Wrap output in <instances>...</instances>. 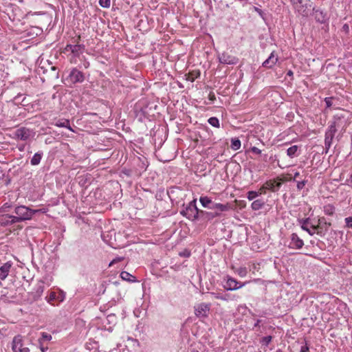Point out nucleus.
Instances as JSON below:
<instances>
[{"instance_id":"f257e3e1","label":"nucleus","mask_w":352,"mask_h":352,"mask_svg":"<svg viewBox=\"0 0 352 352\" xmlns=\"http://www.w3.org/2000/svg\"><path fill=\"white\" fill-rule=\"evenodd\" d=\"M85 46L83 44H67L63 49V53L67 54L69 52L71 56L70 62L72 63H76L77 58H79L81 54L84 53Z\"/></svg>"},{"instance_id":"f03ea898","label":"nucleus","mask_w":352,"mask_h":352,"mask_svg":"<svg viewBox=\"0 0 352 352\" xmlns=\"http://www.w3.org/2000/svg\"><path fill=\"white\" fill-rule=\"evenodd\" d=\"M199 202L204 208L210 210L219 209V210H230L231 208L228 204H223L215 203L210 197L207 196H201L199 197Z\"/></svg>"},{"instance_id":"7ed1b4c3","label":"nucleus","mask_w":352,"mask_h":352,"mask_svg":"<svg viewBox=\"0 0 352 352\" xmlns=\"http://www.w3.org/2000/svg\"><path fill=\"white\" fill-rule=\"evenodd\" d=\"M196 199L191 201L187 206L181 211V214L186 217L189 220L195 221L198 219L200 214V210L197 208L196 205Z\"/></svg>"},{"instance_id":"20e7f679","label":"nucleus","mask_w":352,"mask_h":352,"mask_svg":"<svg viewBox=\"0 0 352 352\" xmlns=\"http://www.w3.org/2000/svg\"><path fill=\"white\" fill-rule=\"evenodd\" d=\"M36 212L37 210H33L25 206H19L14 209V212L16 214L15 217L17 219L19 223L31 219Z\"/></svg>"},{"instance_id":"39448f33","label":"nucleus","mask_w":352,"mask_h":352,"mask_svg":"<svg viewBox=\"0 0 352 352\" xmlns=\"http://www.w3.org/2000/svg\"><path fill=\"white\" fill-rule=\"evenodd\" d=\"M313 7V3L311 0H304L294 10L296 14L307 18L309 16Z\"/></svg>"},{"instance_id":"423d86ee","label":"nucleus","mask_w":352,"mask_h":352,"mask_svg":"<svg viewBox=\"0 0 352 352\" xmlns=\"http://www.w3.org/2000/svg\"><path fill=\"white\" fill-rule=\"evenodd\" d=\"M336 131L337 129L336 122H333L329 124L327 130L325 132L324 148L326 153H327L329 149L331 146L333 139Z\"/></svg>"},{"instance_id":"0eeeda50","label":"nucleus","mask_w":352,"mask_h":352,"mask_svg":"<svg viewBox=\"0 0 352 352\" xmlns=\"http://www.w3.org/2000/svg\"><path fill=\"white\" fill-rule=\"evenodd\" d=\"M12 350L13 352H30V349L25 346L22 337L19 335L14 337L12 343Z\"/></svg>"},{"instance_id":"6e6552de","label":"nucleus","mask_w":352,"mask_h":352,"mask_svg":"<svg viewBox=\"0 0 352 352\" xmlns=\"http://www.w3.org/2000/svg\"><path fill=\"white\" fill-rule=\"evenodd\" d=\"M85 74L77 68H73L69 75L67 80L72 83H81L85 80Z\"/></svg>"},{"instance_id":"1a4fd4ad","label":"nucleus","mask_w":352,"mask_h":352,"mask_svg":"<svg viewBox=\"0 0 352 352\" xmlns=\"http://www.w3.org/2000/svg\"><path fill=\"white\" fill-rule=\"evenodd\" d=\"M219 63L224 65H236L239 63V58L229 54L227 52H223L218 54Z\"/></svg>"},{"instance_id":"9d476101","label":"nucleus","mask_w":352,"mask_h":352,"mask_svg":"<svg viewBox=\"0 0 352 352\" xmlns=\"http://www.w3.org/2000/svg\"><path fill=\"white\" fill-rule=\"evenodd\" d=\"M311 10L313 11L312 14L316 22L325 23L329 21L328 14L323 10L314 6Z\"/></svg>"},{"instance_id":"9b49d317","label":"nucleus","mask_w":352,"mask_h":352,"mask_svg":"<svg viewBox=\"0 0 352 352\" xmlns=\"http://www.w3.org/2000/svg\"><path fill=\"white\" fill-rule=\"evenodd\" d=\"M210 309V304L199 303L195 306V314L198 318H206L208 316Z\"/></svg>"},{"instance_id":"f8f14e48","label":"nucleus","mask_w":352,"mask_h":352,"mask_svg":"<svg viewBox=\"0 0 352 352\" xmlns=\"http://www.w3.org/2000/svg\"><path fill=\"white\" fill-rule=\"evenodd\" d=\"M304 245V241L296 233H292L289 236L288 248L293 250H300Z\"/></svg>"},{"instance_id":"ddd939ff","label":"nucleus","mask_w":352,"mask_h":352,"mask_svg":"<svg viewBox=\"0 0 352 352\" xmlns=\"http://www.w3.org/2000/svg\"><path fill=\"white\" fill-rule=\"evenodd\" d=\"M309 221V218L300 219L299 223L300 224L301 228L303 230L307 232L308 234L311 236H313L316 233L318 234H321V232L318 230V226H311L310 228L309 226H307Z\"/></svg>"},{"instance_id":"4468645a","label":"nucleus","mask_w":352,"mask_h":352,"mask_svg":"<svg viewBox=\"0 0 352 352\" xmlns=\"http://www.w3.org/2000/svg\"><path fill=\"white\" fill-rule=\"evenodd\" d=\"M245 285V283H241L238 282L236 279L234 278H232L230 276L227 277L226 283L223 285V287L228 290V291H232L236 290L239 288H241Z\"/></svg>"},{"instance_id":"2eb2a0df","label":"nucleus","mask_w":352,"mask_h":352,"mask_svg":"<svg viewBox=\"0 0 352 352\" xmlns=\"http://www.w3.org/2000/svg\"><path fill=\"white\" fill-rule=\"evenodd\" d=\"M32 135V132L30 129L25 127L18 129L14 133L16 138L23 141L28 140L31 137L33 136Z\"/></svg>"},{"instance_id":"dca6fc26","label":"nucleus","mask_w":352,"mask_h":352,"mask_svg":"<svg viewBox=\"0 0 352 352\" xmlns=\"http://www.w3.org/2000/svg\"><path fill=\"white\" fill-rule=\"evenodd\" d=\"M19 223L17 219L14 215L3 214L0 215V225L8 226Z\"/></svg>"},{"instance_id":"f3484780","label":"nucleus","mask_w":352,"mask_h":352,"mask_svg":"<svg viewBox=\"0 0 352 352\" xmlns=\"http://www.w3.org/2000/svg\"><path fill=\"white\" fill-rule=\"evenodd\" d=\"M280 180V179H277V180L274 179V180L267 181L262 186V188H266L271 191L276 192L280 189V188L282 185Z\"/></svg>"},{"instance_id":"a211bd4d","label":"nucleus","mask_w":352,"mask_h":352,"mask_svg":"<svg viewBox=\"0 0 352 352\" xmlns=\"http://www.w3.org/2000/svg\"><path fill=\"white\" fill-rule=\"evenodd\" d=\"M13 263L12 261H8L3 263L0 267V279L5 280L10 271L11 267H12Z\"/></svg>"},{"instance_id":"6ab92c4d","label":"nucleus","mask_w":352,"mask_h":352,"mask_svg":"<svg viewBox=\"0 0 352 352\" xmlns=\"http://www.w3.org/2000/svg\"><path fill=\"white\" fill-rule=\"evenodd\" d=\"M278 61V56L274 52H272L270 56L263 63L262 65L264 67L271 69L272 68Z\"/></svg>"},{"instance_id":"aec40b11","label":"nucleus","mask_w":352,"mask_h":352,"mask_svg":"<svg viewBox=\"0 0 352 352\" xmlns=\"http://www.w3.org/2000/svg\"><path fill=\"white\" fill-rule=\"evenodd\" d=\"M43 151H38L36 153L33 157H32L30 160V164L32 166H36L38 165L41 161V159L43 157Z\"/></svg>"},{"instance_id":"412c9836","label":"nucleus","mask_w":352,"mask_h":352,"mask_svg":"<svg viewBox=\"0 0 352 352\" xmlns=\"http://www.w3.org/2000/svg\"><path fill=\"white\" fill-rule=\"evenodd\" d=\"M298 146L297 145H294V146H292L291 147H289V148H287V155L291 157V158H294L296 156L298 155Z\"/></svg>"},{"instance_id":"4be33fe9","label":"nucleus","mask_w":352,"mask_h":352,"mask_svg":"<svg viewBox=\"0 0 352 352\" xmlns=\"http://www.w3.org/2000/svg\"><path fill=\"white\" fill-rule=\"evenodd\" d=\"M44 290L45 286L43 282H39L35 288L34 296L36 298H40L42 296Z\"/></svg>"},{"instance_id":"5701e85b","label":"nucleus","mask_w":352,"mask_h":352,"mask_svg":"<svg viewBox=\"0 0 352 352\" xmlns=\"http://www.w3.org/2000/svg\"><path fill=\"white\" fill-rule=\"evenodd\" d=\"M55 125L58 127H65L70 131H73V129L71 128L69 124V121L68 120H59L56 121Z\"/></svg>"},{"instance_id":"b1692460","label":"nucleus","mask_w":352,"mask_h":352,"mask_svg":"<svg viewBox=\"0 0 352 352\" xmlns=\"http://www.w3.org/2000/svg\"><path fill=\"white\" fill-rule=\"evenodd\" d=\"M264 204H265V203L263 200L256 199L252 203L251 208L253 210H258L263 207Z\"/></svg>"},{"instance_id":"393cba45","label":"nucleus","mask_w":352,"mask_h":352,"mask_svg":"<svg viewBox=\"0 0 352 352\" xmlns=\"http://www.w3.org/2000/svg\"><path fill=\"white\" fill-rule=\"evenodd\" d=\"M120 278L124 280L129 282H134L135 281V276L131 275L130 273L123 271L120 273Z\"/></svg>"},{"instance_id":"a878e982","label":"nucleus","mask_w":352,"mask_h":352,"mask_svg":"<svg viewBox=\"0 0 352 352\" xmlns=\"http://www.w3.org/2000/svg\"><path fill=\"white\" fill-rule=\"evenodd\" d=\"M323 211L327 215H333L335 212V207L331 204H327L324 206Z\"/></svg>"},{"instance_id":"bb28decb","label":"nucleus","mask_w":352,"mask_h":352,"mask_svg":"<svg viewBox=\"0 0 352 352\" xmlns=\"http://www.w3.org/2000/svg\"><path fill=\"white\" fill-rule=\"evenodd\" d=\"M241 141L238 138H232L231 140V148L234 151H237L241 148Z\"/></svg>"},{"instance_id":"cd10ccee","label":"nucleus","mask_w":352,"mask_h":352,"mask_svg":"<svg viewBox=\"0 0 352 352\" xmlns=\"http://www.w3.org/2000/svg\"><path fill=\"white\" fill-rule=\"evenodd\" d=\"M211 295L216 299H219L225 301H228L229 300V295L228 294H221L220 293L212 292Z\"/></svg>"},{"instance_id":"c85d7f7f","label":"nucleus","mask_w":352,"mask_h":352,"mask_svg":"<svg viewBox=\"0 0 352 352\" xmlns=\"http://www.w3.org/2000/svg\"><path fill=\"white\" fill-rule=\"evenodd\" d=\"M261 195V192L251 190L248 192L246 197L249 201H252Z\"/></svg>"},{"instance_id":"c756f323","label":"nucleus","mask_w":352,"mask_h":352,"mask_svg":"<svg viewBox=\"0 0 352 352\" xmlns=\"http://www.w3.org/2000/svg\"><path fill=\"white\" fill-rule=\"evenodd\" d=\"M57 294L54 292H51L48 296L45 297L47 302L53 305V302L56 300Z\"/></svg>"},{"instance_id":"7c9ffc66","label":"nucleus","mask_w":352,"mask_h":352,"mask_svg":"<svg viewBox=\"0 0 352 352\" xmlns=\"http://www.w3.org/2000/svg\"><path fill=\"white\" fill-rule=\"evenodd\" d=\"M235 272L240 276V277H245L248 274V270L245 267H240L237 269H236Z\"/></svg>"},{"instance_id":"2f4dec72","label":"nucleus","mask_w":352,"mask_h":352,"mask_svg":"<svg viewBox=\"0 0 352 352\" xmlns=\"http://www.w3.org/2000/svg\"><path fill=\"white\" fill-rule=\"evenodd\" d=\"M52 337L50 334L46 332H42L41 338L38 340V342L41 341L42 343H44L45 341H50Z\"/></svg>"},{"instance_id":"473e14b6","label":"nucleus","mask_w":352,"mask_h":352,"mask_svg":"<svg viewBox=\"0 0 352 352\" xmlns=\"http://www.w3.org/2000/svg\"><path fill=\"white\" fill-rule=\"evenodd\" d=\"M208 123L214 126V127H216V128H219L220 126V124H219V120L216 117H211L208 119Z\"/></svg>"},{"instance_id":"72a5a7b5","label":"nucleus","mask_w":352,"mask_h":352,"mask_svg":"<svg viewBox=\"0 0 352 352\" xmlns=\"http://www.w3.org/2000/svg\"><path fill=\"white\" fill-rule=\"evenodd\" d=\"M200 214L201 215H205L206 217L208 220H210V219H212L215 218V216H214V213L212 212H206V211H204V210H200Z\"/></svg>"},{"instance_id":"f704fd0d","label":"nucleus","mask_w":352,"mask_h":352,"mask_svg":"<svg viewBox=\"0 0 352 352\" xmlns=\"http://www.w3.org/2000/svg\"><path fill=\"white\" fill-rule=\"evenodd\" d=\"M272 340V337L271 336H265L261 340V343L263 345L268 346V344L271 342Z\"/></svg>"},{"instance_id":"c9c22d12","label":"nucleus","mask_w":352,"mask_h":352,"mask_svg":"<svg viewBox=\"0 0 352 352\" xmlns=\"http://www.w3.org/2000/svg\"><path fill=\"white\" fill-rule=\"evenodd\" d=\"M65 293L62 290H59L58 293L57 294L56 300L59 302H63L65 300Z\"/></svg>"},{"instance_id":"e433bc0d","label":"nucleus","mask_w":352,"mask_h":352,"mask_svg":"<svg viewBox=\"0 0 352 352\" xmlns=\"http://www.w3.org/2000/svg\"><path fill=\"white\" fill-rule=\"evenodd\" d=\"M99 4L102 8H109L111 0H99Z\"/></svg>"},{"instance_id":"4c0bfd02","label":"nucleus","mask_w":352,"mask_h":352,"mask_svg":"<svg viewBox=\"0 0 352 352\" xmlns=\"http://www.w3.org/2000/svg\"><path fill=\"white\" fill-rule=\"evenodd\" d=\"M190 254H191L190 252L187 249H185L183 251L179 252V255L181 257H184V258L190 257Z\"/></svg>"},{"instance_id":"58836bf2","label":"nucleus","mask_w":352,"mask_h":352,"mask_svg":"<svg viewBox=\"0 0 352 352\" xmlns=\"http://www.w3.org/2000/svg\"><path fill=\"white\" fill-rule=\"evenodd\" d=\"M344 221H345V223H346L345 227L348 228L352 229V216L351 217H346L344 219Z\"/></svg>"},{"instance_id":"ea45409f","label":"nucleus","mask_w":352,"mask_h":352,"mask_svg":"<svg viewBox=\"0 0 352 352\" xmlns=\"http://www.w3.org/2000/svg\"><path fill=\"white\" fill-rule=\"evenodd\" d=\"M291 4L293 6V8L294 9L296 6H298L299 4L302 3L304 0H289Z\"/></svg>"},{"instance_id":"a19ab883","label":"nucleus","mask_w":352,"mask_h":352,"mask_svg":"<svg viewBox=\"0 0 352 352\" xmlns=\"http://www.w3.org/2000/svg\"><path fill=\"white\" fill-rule=\"evenodd\" d=\"M39 345V349L42 352H45L48 350L47 346H45L44 343H42L41 341L38 342Z\"/></svg>"},{"instance_id":"79ce46f5","label":"nucleus","mask_w":352,"mask_h":352,"mask_svg":"<svg viewBox=\"0 0 352 352\" xmlns=\"http://www.w3.org/2000/svg\"><path fill=\"white\" fill-rule=\"evenodd\" d=\"M306 182H307L306 181H301V182H298L297 183V188H298V190H301V189H302V188H304V186H305Z\"/></svg>"},{"instance_id":"37998d69","label":"nucleus","mask_w":352,"mask_h":352,"mask_svg":"<svg viewBox=\"0 0 352 352\" xmlns=\"http://www.w3.org/2000/svg\"><path fill=\"white\" fill-rule=\"evenodd\" d=\"M122 260H123V258H122V257H116V258L113 259V260L110 262V263H109V266H111V265H113L114 263H118V262H120V261H122Z\"/></svg>"},{"instance_id":"c03bdc74","label":"nucleus","mask_w":352,"mask_h":352,"mask_svg":"<svg viewBox=\"0 0 352 352\" xmlns=\"http://www.w3.org/2000/svg\"><path fill=\"white\" fill-rule=\"evenodd\" d=\"M251 151L256 155H260L261 153V150L256 146H252L251 148Z\"/></svg>"},{"instance_id":"a18cd8bd","label":"nucleus","mask_w":352,"mask_h":352,"mask_svg":"<svg viewBox=\"0 0 352 352\" xmlns=\"http://www.w3.org/2000/svg\"><path fill=\"white\" fill-rule=\"evenodd\" d=\"M214 212H212L215 216V217H219L221 215V212H226L227 210H219V209H214L213 210Z\"/></svg>"},{"instance_id":"49530a36","label":"nucleus","mask_w":352,"mask_h":352,"mask_svg":"<svg viewBox=\"0 0 352 352\" xmlns=\"http://www.w3.org/2000/svg\"><path fill=\"white\" fill-rule=\"evenodd\" d=\"M324 101L327 107H330L332 105V98H326Z\"/></svg>"},{"instance_id":"de8ad7c7","label":"nucleus","mask_w":352,"mask_h":352,"mask_svg":"<svg viewBox=\"0 0 352 352\" xmlns=\"http://www.w3.org/2000/svg\"><path fill=\"white\" fill-rule=\"evenodd\" d=\"M300 352H309V346H307V343L301 346Z\"/></svg>"},{"instance_id":"09e8293b","label":"nucleus","mask_w":352,"mask_h":352,"mask_svg":"<svg viewBox=\"0 0 352 352\" xmlns=\"http://www.w3.org/2000/svg\"><path fill=\"white\" fill-rule=\"evenodd\" d=\"M82 66L85 69H87L89 67V63L87 60H85L82 63Z\"/></svg>"},{"instance_id":"8fccbe9b","label":"nucleus","mask_w":352,"mask_h":352,"mask_svg":"<svg viewBox=\"0 0 352 352\" xmlns=\"http://www.w3.org/2000/svg\"><path fill=\"white\" fill-rule=\"evenodd\" d=\"M261 322V320H257L256 322H255L254 327H259V323Z\"/></svg>"},{"instance_id":"3c124183","label":"nucleus","mask_w":352,"mask_h":352,"mask_svg":"<svg viewBox=\"0 0 352 352\" xmlns=\"http://www.w3.org/2000/svg\"><path fill=\"white\" fill-rule=\"evenodd\" d=\"M287 75L289 76H293V72L292 70H289L287 73Z\"/></svg>"},{"instance_id":"603ef678","label":"nucleus","mask_w":352,"mask_h":352,"mask_svg":"<svg viewBox=\"0 0 352 352\" xmlns=\"http://www.w3.org/2000/svg\"><path fill=\"white\" fill-rule=\"evenodd\" d=\"M300 175V173L298 172H296L294 173V180L296 179V178H297L298 176Z\"/></svg>"},{"instance_id":"864d4df0","label":"nucleus","mask_w":352,"mask_h":352,"mask_svg":"<svg viewBox=\"0 0 352 352\" xmlns=\"http://www.w3.org/2000/svg\"><path fill=\"white\" fill-rule=\"evenodd\" d=\"M23 149H24V146H19V150L20 151H23Z\"/></svg>"},{"instance_id":"5fc2aeb1","label":"nucleus","mask_w":352,"mask_h":352,"mask_svg":"<svg viewBox=\"0 0 352 352\" xmlns=\"http://www.w3.org/2000/svg\"><path fill=\"white\" fill-rule=\"evenodd\" d=\"M265 189H266V188H262V187H261V188H260V191H259V192H263V191H264V190H265Z\"/></svg>"},{"instance_id":"6e6d98bb","label":"nucleus","mask_w":352,"mask_h":352,"mask_svg":"<svg viewBox=\"0 0 352 352\" xmlns=\"http://www.w3.org/2000/svg\"><path fill=\"white\" fill-rule=\"evenodd\" d=\"M325 225L327 226H331V223H327V222H324Z\"/></svg>"},{"instance_id":"4d7b16f0","label":"nucleus","mask_w":352,"mask_h":352,"mask_svg":"<svg viewBox=\"0 0 352 352\" xmlns=\"http://www.w3.org/2000/svg\"><path fill=\"white\" fill-rule=\"evenodd\" d=\"M324 219H319V223H321L323 221Z\"/></svg>"},{"instance_id":"13d9d810","label":"nucleus","mask_w":352,"mask_h":352,"mask_svg":"<svg viewBox=\"0 0 352 352\" xmlns=\"http://www.w3.org/2000/svg\"><path fill=\"white\" fill-rule=\"evenodd\" d=\"M276 352H282L280 349H278Z\"/></svg>"},{"instance_id":"bf43d9fd","label":"nucleus","mask_w":352,"mask_h":352,"mask_svg":"<svg viewBox=\"0 0 352 352\" xmlns=\"http://www.w3.org/2000/svg\"><path fill=\"white\" fill-rule=\"evenodd\" d=\"M346 28H348V26L346 25H344V29H346Z\"/></svg>"},{"instance_id":"052dcab7","label":"nucleus","mask_w":352,"mask_h":352,"mask_svg":"<svg viewBox=\"0 0 352 352\" xmlns=\"http://www.w3.org/2000/svg\"><path fill=\"white\" fill-rule=\"evenodd\" d=\"M346 28H348V26L346 25H344V29H346Z\"/></svg>"},{"instance_id":"680f3d73","label":"nucleus","mask_w":352,"mask_h":352,"mask_svg":"<svg viewBox=\"0 0 352 352\" xmlns=\"http://www.w3.org/2000/svg\"><path fill=\"white\" fill-rule=\"evenodd\" d=\"M195 352H198V351H195Z\"/></svg>"}]
</instances>
